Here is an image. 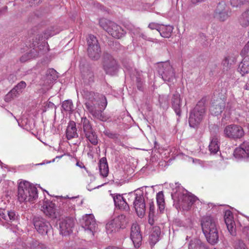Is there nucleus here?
<instances>
[{
  "label": "nucleus",
  "mask_w": 249,
  "mask_h": 249,
  "mask_svg": "<svg viewBox=\"0 0 249 249\" xmlns=\"http://www.w3.org/2000/svg\"><path fill=\"white\" fill-rule=\"evenodd\" d=\"M188 249H209L199 239H195L190 242Z\"/></svg>",
  "instance_id": "nucleus-32"
},
{
  "label": "nucleus",
  "mask_w": 249,
  "mask_h": 249,
  "mask_svg": "<svg viewBox=\"0 0 249 249\" xmlns=\"http://www.w3.org/2000/svg\"><path fill=\"white\" fill-rule=\"evenodd\" d=\"M104 135L111 139L115 140L118 139V134L114 133L108 129H105L103 132Z\"/></svg>",
  "instance_id": "nucleus-46"
},
{
  "label": "nucleus",
  "mask_w": 249,
  "mask_h": 249,
  "mask_svg": "<svg viewBox=\"0 0 249 249\" xmlns=\"http://www.w3.org/2000/svg\"><path fill=\"white\" fill-rule=\"evenodd\" d=\"M129 30L134 34V35H139L144 40H148L151 42H154L153 39L150 37H148L144 33H140V29L139 28H135L133 27V28H130Z\"/></svg>",
  "instance_id": "nucleus-42"
},
{
  "label": "nucleus",
  "mask_w": 249,
  "mask_h": 249,
  "mask_svg": "<svg viewBox=\"0 0 249 249\" xmlns=\"http://www.w3.org/2000/svg\"><path fill=\"white\" fill-rule=\"evenodd\" d=\"M224 219L226 225L234 223L233 220V216L224 217Z\"/></svg>",
  "instance_id": "nucleus-52"
},
{
  "label": "nucleus",
  "mask_w": 249,
  "mask_h": 249,
  "mask_svg": "<svg viewBox=\"0 0 249 249\" xmlns=\"http://www.w3.org/2000/svg\"><path fill=\"white\" fill-rule=\"evenodd\" d=\"M160 229L158 226L154 227L149 236V242L151 246H154L160 239Z\"/></svg>",
  "instance_id": "nucleus-30"
},
{
  "label": "nucleus",
  "mask_w": 249,
  "mask_h": 249,
  "mask_svg": "<svg viewBox=\"0 0 249 249\" xmlns=\"http://www.w3.org/2000/svg\"><path fill=\"white\" fill-rule=\"evenodd\" d=\"M142 73V71H137L136 77V85L137 89L142 91L143 90L145 85V81Z\"/></svg>",
  "instance_id": "nucleus-33"
},
{
  "label": "nucleus",
  "mask_w": 249,
  "mask_h": 249,
  "mask_svg": "<svg viewBox=\"0 0 249 249\" xmlns=\"http://www.w3.org/2000/svg\"><path fill=\"white\" fill-rule=\"evenodd\" d=\"M172 196L178 197V201L181 203L182 208L186 211H188L197 200V197L192 194L186 193L180 196L177 191L172 193Z\"/></svg>",
  "instance_id": "nucleus-10"
},
{
  "label": "nucleus",
  "mask_w": 249,
  "mask_h": 249,
  "mask_svg": "<svg viewBox=\"0 0 249 249\" xmlns=\"http://www.w3.org/2000/svg\"><path fill=\"white\" fill-rule=\"evenodd\" d=\"M88 47H94L95 45H99L98 41L95 36L92 35H89L87 38Z\"/></svg>",
  "instance_id": "nucleus-44"
},
{
  "label": "nucleus",
  "mask_w": 249,
  "mask_h": 249,
  "mask_svg": "<svg viewBox=\"0 0 249 249\" xmlns=\"http://www.w3.org/2000/svg\"><path fill=\"white\" fill-rule=\"evenodd\" d=\"M106 249H121L120 248L116 247H108Z\"/></svg>",
  "instance_id": "nucleus-62"
},
{
  "label": "nucleus",
  "mask_w": 249,
  "mask_h": 249,
  "mask_svg": "<svg viewBox=\"0 0 249 249\" xmlns=\"http://www.w3.org/2000/svg\"><path fill=\"white\" fill-rule=\"evenodd\" d=\"M209 149L211 154H216L219 149V144L217 138L214 137L211 141L209 145Z\"/></svg>",
  "instance_id": "nucleus-35"
},
{
  "label": "nucleus",
  "mask_w": 249,
  "mask_h": 249,
  "mask_svg": "<svg viewBox=\"0 0 249 249\" xmlns=\"http://www.w3.org/2000/svg\"><path fill=\"white\" fill-rule=\"evenodd\" d=\"M226 103L222 99H219L212 103L210 107V111L212 115L217 116L223 111L224 112Z\"/></svg>",
  "instance_id": "nucleus-20"
},
{
  "label": "nucleus",
  "mask_w": 249,
  "mask_h": 249,
  "mask_svg": "<svg viewBox=\"0 0 249 249\" xmlns=\"http://www.w3.org/2000/svg\"><path fill=\"white\" fill-rule=\"evenodd\" d=\"M103 69L107 74L113 75L118 70V65L115 59L108 53L103 55Z\"/></svg>",
  "instance_id": "nucleus-11"
},
{
  "label": "nucleus",
  "mask_w": 249,
  "mask_h": 249,
  "mask_svg": "<svg viewBox=\"0 0 249 249\" xmlns=\"http://www.w3.org/2000/svg\"><path fill=\"white\" fill-rule=\"evenodd\" d=\"M223 134L225 138L236 140L241 138L244 135V131L241 126L231 124L224 128Z\"/></svg>",
  "instance_id": "nucleus-9"
},
{
  "label": "nucleus",
  "mask_w": 249,
  "mask_h": 249,
  "mask_svg": "<svg viewBox=\"0 0 249 249\" xmlns=\"http://www.w3.org/2000/svg\"><path fill=\"white\" fill-rule=\"evenodd\" d=\"M130 238L135 248H139L142 244V236L140 228L137 223H133L131 228Z\"/></svg>",
  "instance_id": "nucleus-15"
},
{
  "label": "nucleus",
  "mask_w": 249,
  "mask_h": 249,
  "mask_svg": "<svg viewBox=\"0 0 249 249\" xmlns=\"http://www.w3.org/2000/svg\"><path fill=\"white\" fill-rule=\"evenodd\" d=\"M7 116L9 119H12L13 120H16L17 121H18L16 118L13 115V114L9 111H7Z\"/></svg>",
  "instance_id": "nucleus-56"
},
{
  "label": "nucleus",
  "mask_w": 249,
  "mask_h": 249,
  "mask_svg": "<svg viewBox=\"0 0 249 249\" xmlns=\"http://www.w3.org/2000/svg\"><path fill=\"white\" fill-rule=\"evenodd\" d=\"M76 166H79L81 168H85V166L84 165V164L82 162L77 161L76 163Z\"/></svg>",
  "instance_id": "nucleus-59"
},
{
  "label": "nucleus",
  "mask_w": 249,
  "mask_h": 249,
  "mask_svg": "<svg viewBox=\"0 0 249 249\" xmlns=\"http://www.w3.org/2000/svg\"><path fill=\"white\" fill-rule=\"evenodd\" d=\"M81 75L84 82L86 84H90L94 82V76L91 68L85 67L81 70Z\"/></svg>",
  "instance_id": "nucleus-22"
},
{
  "label": "nucleus",
  "mask_w": 249,
  "mask_h": 249,
  "mask_svg": "<svg viewBox=\"0 0 249 249\" xmlns=\"http://www.w3.org/2000/svg\"><path fill=\"white\" fill-rule=\"evenodd\" d=\"M30 249H50L45 244L37 240H33L30 243Z\"/></svg>",
  "instance_id": "nucleus-40"
},
{
  "label": "nucleus",
  "mask_w": 249,
  "mask_h": 249,
  "mask_svg": "<svg viewBox=\"0 0 249 249\" xmlns=\"http://www.w3.org/2000/svg\"><path fill=\"white\" fill-rule=\"evenodd\" d=\"M158 72L165 82H172L175 78V72L169 62H161L158 64Z\"/></svg>",
  "instance_id": "nucleus-7"
},
{
  "label": "nucleus",
  "mask_w": 249,
  "mask_h": 249,
  "mask_svg": "<svg viewBox=\"0 0 249 249\" xmlns=\"http://www.w3.org/2000/svg\"><path fill=\"white\" fill-rule=\"evenodd\" d=\"M83 95L84 97L88 101L87 102L94 104L93 102L96 100L97 96H98V94L93 91L84 90Z\"/></svg>",
  "instance_id": "nucleus-36"
},
{
  "label": "nucleus",
  "mask_w": 249,
  "mask_h": 249,
  "mask_svg": "<svg viewBox=\"0 0 249 249\" xmlns=\"http://www.w3.org/2000/svg\"><path fill=\"white\" fill-rule=\"evenodd\" d=\"M233 246L235 249H248L245 244L240 240L235 241Z\"/></svg>",
  "instance_id": "nucleus-47"
},
{
  "label": "nucleus",
  "mask_w": 249,
  "mask_h": 249,
  "mask_svg": "<svg viewBox=\"0 0 249 249\" xmlns=\"http://www.w3.org/2000/svg\"><path fill=\"white\" fill-rule=\"evenodd\" d=\"M249 41L246 44V45L244 46V47L243 48L241 52V55L242 56H244L246 55V54L249 52Z\"/></svg>",
  "instance_id": "nucleus-51"
},
{
  "label": "nucleus",
  "mask_w": 249,
  "mask_h": 249,
  "mask_svg": "<svg viewBox=\"0 0 249 249\" xmlns=\"http://www.w3.org/2000/svg\"><path fill=\"white\" fill-rule=\"evenodd\" d=\"M232 216V213L230 211H227L225 212L224 217Z\"/></svg>",
  "instance_id": "nucleus-60"
},
{
  "label": "nucleus",
  "mask_w": 249,
  "mask_h": 249,
  "mask_svg": "<svg viewBox=\"0 0 249 249\" xmlns=\"http://www.w3.org/2000/svg\"><path fill=\"white\" fill-rule=\"evenodd\" d=\"M239 22L243 27L249 25V8L242 14L239 18Z\"/></svg>",
  "instance_id": "nucleus-37"
},
{
  "label": "nucleus",
  "mask_w": 249,
  "mask_h": 249,
  "mask_svg": "<svg viewBox=\"0 0 249 249\" xmlns=\"http://www.w3.org/2000/svg\"><path fill=\"white\" fill-rule=\"evenodd\" d=\"M46 79L48 82H51L56 80L58 78L57 71L53 69H48L46 73Z\"/></svg>",
  "instance_id": "nucleus-38"
},
{
  "label": "nucleus",
  "mask_w": 249,
  "mask_h": 249,
  "mask_svg": "<svg viewBox=\"0 0 249 249\" xmlns=\"http://www.w3.org/2000/svg\"><path fill=\"white\" fill-rule=\"evenodd\" d=\"M143 195V193L138 190H136L135 192H131L128 195L129 196V201L130 199L131 200L134 199L133 204L139 217L143 216L145 213V203Z\"/></svg>",
  "instance_id": "nucleus-5"
},
{
  "label": "nucleus",
  "mask_w": 249,
  "mask_h": 249,
  "mask_svg": "<svg viewBox=\"0 0 249 249\" xmlns=\"http://www.w3.org/2000/svg\"><path fill=\"white\" fill-rule=\"evenodd\" d=\"M205 0H191V2L193 4H197L199 3L202 2Z\"/></svg>",
  "instance_id": "nucleus-57"
},
{
  "label": "nucleus",
  "mask_w": 249,
  "mask_h": 249,
  "mask_svg": "<svg viewBox=\"0 0 249 249\" xmlns=\"http://www.w3.org/2000/svg\"><path fill=\"white\" fill-rule=\"evenodd\" d=\"M62 109L65 111H72L73 110V105L71 100H67L62 104Z\"/></svg>",
  "instance_id": "nucleus-43"
},
{
  "label": "nucleus",
  "mask_w": 249,
  "mask_h": 249,
  "mask_svg": "<svg viewBox=\"0 0 249 249\" xmlns=\"http://www.w3.org/2000/svg\"><path fill=\"white\" fill-rule=\"evenodd\" d=\"M237 71L242 76L249 73V55H246L244 57L238 65Z\"/></svg>",
  "instance_id": "nucleus-24"
},
{
  "label": "nucleus",
  "mask_w": 249,
  "mask_h": 249,
  "mask_svg": "<svg viewBox=\"0 0 249 249\" xmlns=\"http://www.w3.org/2000/svg\"><path fill=\"white\" fill-rule=\"evenodd\" d=\"M149 215L150 216H154L155 213V205L153 200H150L149 202Z\"/></svg>",
  "instance_id": "nucleus-48"
},
{
  "label": "nucleus",
  "mask_w": 249,
  "mask_h": 249,
  "mask_svg": "<svg viewBox=\"0 0 249 249\" xmlns=\"http://www.w3.org/2000/svg\"><path fill=\"white\" fill-rule=\"evenodd\" d=\"M33 224L37 232L42 235L48 236L53 234V228L50 222L40 216H34L32 219Z\"/></svg>",
  "instance_id": "nucleus-6"
},
{
  "label": "nucleus",
  "mask_w": 249,
  "mask_h": 249,
  "mask_svg": "<svg viewBox=\"0 0 249 249\" xmlns=\"http://www.w3.org/2000/svg\"><path fill=\"white\" fill-rule=\"evenodd\" d=\"M234 226V223L227 225V229L231 235H234L235 233V228Z\"/></svg>",
  "instance_id": "nucleus-53"
},
{
  "label": "nucleus",
  "mask_w": 249,
  "mask_h": 249,
  "mask_svg": "<svg viewBox=\"0 0 249 249\" xmlns=\"http://www.w3.org/2000/svg\"><path fill=\"white\" fill-rule=\"evenodd\" d=\"M236 59L232 55L226 56L222 62V69L224 71H228L230 69L231 66L234 64Z\"/></svg>",
  "instance_id": "nucleus-31"
},
{
  "label": "nucleus",
  "mask_w": 249,
  "mask_h": 249,
  "mask_svg": "<svg viewBox=\"0 0 249 249\" xmlns=\"http://www.w3.org/2000/svg\"><path fill=\"white\" fill-rule=\"evenodd\" d=\"M77 131L76 123L73 121H70L68 123L66 132L67 139L71 140L74 138H77L78 135Z\"/></svg>",
  "instance_id": "nucleus-23"
},
{
  "label": "nucleus",
  "mask_w": 249,
  "mask_h": 249,
  "mask_svg": "<svg viewBox=\"0 0 249 249\" xmlns=\"http://www.w3.org/2000/svg\"><path fill=\"white\" fill-rule=\"evenodd\" d=\"M233 108V107L232 106V103L228 102L226 107H225L224 112L223 113L222 119H225L226 121L229 120L231 114V111Z\"/></svg>",
  "instance_id": "nucleus-41"
},
{
  "label": "nucleus",
  "mask_w": 249,
  "mask_h": 249,
  "mask_svg": "<svg viewBox=\"0 0 249 249\" xmlns=\"http://www.w3.org/2000/svg\"><path fill=\"white\" fill-rule=\"evenodd\" d=\"M100 98L102 99L104 101V102H103V104L101 105V106L103 107V109H104L107 105V99L104 96H103L102 95H101Z\"/></svg>",
  "instance_id": "nucleus-55"
},
{
  "label": "nucleus",
  "mask_w": 249,
  "mask_h": 249,
  "mask_svg": "<svg viewBox=\"0 0 249 249\" xmlns=\"http://www.w3.org/2000/svg\"><path fill=\"white\" fill-rule=\"evenodd\" d=\"M99 168L101 176L107 177L108 174L109 169L106 158L103 157L100 160Z\"/></svg>",
  "instance_id": "nucleus-29"
},
{
  "label": "nucleus",
  "mask_w": 249,
  "mask_h": 249,
  "mask_svg": "<svg viewBox=\"0 0 249 249\" xmlns=\"http://www.w3.org/2000/svg\"><path fill=\"white\" fill-rule=\"evenodd\" d=\"M81 226L85 231L93 235L97 228L94 216L91 214H86L81 221Z\"/></svg>",
  "instance_id": "nucleus-13"
},
{
  "label": "nucleus",
  "mask_w": 249,
  "mask_h": 249,
  "mask_svg": "<svg viewBox=\"0 0 249 249\" xmlns=\"http://www.w3.org/2000/svg\"><path fill=\"white\" fill-rule=\"evenodd\" d=\"M205 105L204 100L199 101L191 111L189 118V123L190 127L195 128L203 119L205 115Z\"/></svg>",
  "instance_id": "nucleus-3"
},
{
  "label": "nucleus",
  "mask_w": 249,
  "mask_h": 249,
  "mask_svg": "<svg viewBox=\"0 0 249 249\" xmlns=\"http://www.w3.org/2000/svg\"><path fill=\"white\" fill-rule=\"evenodd\" d=\"M148 27L151 30H156L159 32V29H160L161 26L158 23L151 22L149 24Z\"/></svg>",
  "instance_id": "nucleus-50"
},
{
  "label": "nucleus",
  "mask_w": 249,
  "mask_h": 249,
  "mask_svg": "<svg viewBox=\"0 0 249 249\" xmlns=\"http://www.w3.org/2000/svg\"><path fill=\"white\" fill-rule=\"evenodd\" d=\"M42 211L49 217L52 218H56V208L54 203L51 201H45L41 206Z\"/></svg>",
  "instance_id": "nucleus-21"
},
{
  "label": "nucleus",
  "mask_w": 249,
  "mask_h": 249,
  "mask_svg": "<svg viewBox=\"0 0 249 249\" xmlns=\"http://www.w3.org/2000/svg\"><path fill=\"white\" fill-rule=\"evenodd\" d=\"M0 218H2L7 223H17L19 219V215L14 210L6 211L0 208Z\"/></svg>",
  "instance_id": "nucleus-18"
},
{
  "label": "nucleus",
  "mask_w": 249,
  "mask_h": 249,
  "mask_svg": "<svg viewBox=\"0 0 249 249\" xmlns=\"http://www.w3.org/2000/svg\"><path fill=\"white\" fill-rule=\"evenodd\" d=\"M80 124L81 130L80 135L94 129L90 121L86 117L81 118Z\"/></svg>",
  "instance_id": "nucleus-27"
},
{
  "label": "nucleus",
  "mask_w": 249,
  "mask_h": 249,
  "mask_svg": "<svg viewBox=\"0 0 249 249\" xmlns=\"http://www.w3.org/2000/svg\"><path fill=\"white\" fill-rule=\"evenodd\" d=\"M231 5L233 7H239L242 5L249 4V0H230Z\"/></svg>",
  "instance_id": "nucleus-45"
},
{
  "label": "nucleus",
  "mask_w": 249,
  "mask_h": 249,
  "mask_svg": "<svg viewBox=\"0 0 249 249\" xmlns=\"http://www.w3.org/2000/svg\"><path fill=\"white\" fill-rule=\"evenodd\" d=\"M157 202L160 212L164 210V198L163 192L160 191L157 195Z\"/></svg>",
  "instance_id": "nucleus-39"
},
{
  "label": "nucleus",
  "mask_w": 249,
  "mask_h": 249,
  "mask_svg": "<svg viewBox=\"0 0 249 249\" xmlns=\"http://www.w3.org/2000/svg\"><path fill=\"white\" fill-rule=\"evenodd\" d=\"M81 136L82 138H86L88 141L89 142L93 145H96L98 144V136L94 129L81 134Z\"/></svg>",
  "instance_id": "nucleus-26"
},
{
  "label": "nucleus",
  "mask_w": 249,
  "mask_h": 249,
  "mask_svg": "<svg viewBox=\"0 0 249 249\" xmlns=\"http://www.w3.org/2000/svg\"><path fill=\"white\" fill-rule=\"evenodd\" d=\"M88 54L91 59L98 60L100 58L101 54L100 45L88 47Z\"/></svg>",
  "instance_id": "nucleus-28"
},
{
  "label": "nucleus",
  "mask_w": 249,
  "mask_h": 249,
  "mask_svg": "<svg viewBox=\"0 0 249 249\" xmlns=\"http://www.w3.org/2000/svg\"><path fill=\"white\" fill-rule=\"evenodd\" d=\"M170 102L172 108L175 112L176 115L180 117L181 115L182 99L179 92L176 91L171 95Z\"/></svg>",
  "instance_id": "nucleus-16"
},
{
  "label": "nucleus",
  "mask_w": 249,
  "mask_h": 249,
  "mask_svg": "<svg viewBox=\"0 0 249 249\" xmlns=\"http://www.w3.org/2000/svg\"><path fill=\"white\" fill-rule=\"evenodd\" d=\"M85 105L87 109L95 119L102 122L107 121L108 118L103 113L102 110H97L94 104L86 102Z\"/></svg>",
  "instance_id": "nucleus-17"
},
{
  "label": "nucleus",
  "mask_w": 249,
  "mask_h": 249,
  "mask_svg": "<svg viewBox=\"0 0 249 249\" xmlns=\"http://www.w3.org/2000/svg\"><path fill=\"white\" fill-rule=\"evenodd\" d=\"M74 225V220L71 217H67L60 219L59 222L60 233L63 236L71 233Z\"/></svg>",
  "instance_id": "nucleus-14"
},
{
  "label": "nucleus",
  "mask_w": 249,
  "mask_h": 249,
  "mask_svg": "<svg viewBox=\"0 0 249 249\" xmlns=\"http://www.w3.org/2000/svg\"><path fill=\"white\" fill-rule=\"evenodd\" d=\"M231 10L224 2H219L213 14V17L220 21L226 20L231 15Z\"/></svg>",
  "instance_id": "nucleus-12"
},
{
  "label": "nucleus",
  "mask_w": 249,
  "mask_h": 249,
  "mask_svg": "<svg viewBox=\"0 0 249 249\" xmlns=\"http://www.w3.org/2000/svg\"><path fill=\"white\" fill-rule=\"evenodd\" d=\"M27 56L26 55L22 56L20 58V60L22 62H25L27 60Z\"/></svg>",
  "instance_id": "nucleus-61"
},
{
  "label": "nucleus",
  "mask_w": 249,
  "mask_h": 249,
  "mask_svg": "<svg viewBox=\"0 0 249 249\" xmlns=\"http://www.w3.org/2000/svg\"><path fill=\"white\" fill-rule=\"evenodd\" d=\"M154 216H150L149 215V219H148V222L151 225H152L154 224Z\"/></svg>",
  "instance_id": "nucleus-58"
},
{
  "label": "nucleus",
  "mask_w": 249,
  "mask_h": 249,
  "mask_svg": "<svg viewBox=\"0 0 249 249\" xmlns=\"http://www.w3.org/2000/svg\"><path fill=\"white\" fill-rule=\"evenodd\" d=\"M18 197L20 202H32L38 198L37 188L28 181L20 182L18 186Z\"/></svg>",
  "instance_id": "nucleus-2"
},
{
  "label": "nucleus",
  "mask_w": 249,
  "mask_h": 249,
  "mask_svg": "<svg viewBox=\"0 0 249 249\" xmlns=\"http://www.w3.org/2000/svg\"><path fill=\"white\" fill-rule=\"evenodd\" d=\"M71 201V199H67L65 198H63L62 200L63 205H64L63 208H67V206H68L69 204H70Z\"/></svg>",
  "instance_id": "nucleus-54"
},
{
  "label": "nucleus",
  "mask_w": 249,
  "mask_h": 249,
  "mask_svg": "<svg viewBox=\"0 0 249 249\" xmlns=\"http://www.w3.org/2000/svg\"><path fill=\"white\" fill-rule=\"evenodd\" d=\"M200 225L207 242L213 245L216 244L219 241V226L215 218L210 215H205L200 220Z\"/></svg>",
  "instance_id": "nucleus-1"
},
{
  "label": "nucleus",
  "mask_w": 249,
  "mask_h": 249,
  "mask_svg": "<svg viewBox=\"0 0 249 249\" xmlns=\"http://www.w3.org/2000/svg\"><path fill=\"white\" fill-rule=\"evenodd\" d=\"M126 223L125 215L123 214L118 215L106 224L107 232V234L112 233L117 231L120 229H124Z\"/></svg>",
  "instance_id": "nucleus-8"
},
{
  "label": "nucleus",
  "mask_w": 249,
  "mask_h": 249,
  "mask_svg": "<svg viewBox=\"0 0 249 249\" xmlns=\"http://www.w3.org/2000/svg\"><path fill=\"white\" fill-rule=\"evenodd\" d=\"M53 28H51V29L47 30L44 33L43 37L44 38L48 39L49 37L53 36L55 35V33L53 30Z\"/></svg>",
  "instance_id": "nucleus-49"
},
{
  "label": "nucleus",
  "mask_w": 249,
  "mask_h": 249,
  "mask_svg": "<svg viewBox=\"0 0 249 249\" xmlns=\"http://www.w3.org/2000/svg\"><path fill=\"white\" fill-rule=\"evenodd\" d=\"M99 23L102 28L115 38L120 39L126 34V31L122 27L111 20L102 18Z\"/></svg>",
  "instance_id": "nucleus-4"
},
{
  "label": "nucleus",
  "mask_w": 249,
  "mask_h": 249,
  "mask_svg": "<svg viewBox=\"0 0 249 249\" xmlns=\"http://www.w3.org/2000/svg\"><path fill=\"white\" fill-rule=\"evenodd\" d=\"M173 30V28L171 26H161L159 32L162 37L169 38L172 35Z\"/></svg>",
  "instance_id": "nucleus-34"
},
{
  "label": "nucleus",
  "mask_w": 249,
  "mask_h": 249,
  "mask_svg": "<svg viewBox=\"0 0 249 249\" xmlns=\"http://www.w3.org/2000/svg\"><path fill=\"white\" fill-rule=\"evenodd\" d=\"M26 87V83L23 81H20L6 95V98L16 97L18 94H19L23 91Z\"/></svg>",
  "instance_id": "nucleus-25"
},
{
  "label": "nucleus",
  "mask_w": 249,
  "mask_h": 249,
  "mask_svg": "<svg viewBox=\"0 0 249 249\" xmlns=\"http://www.w3.org/2000/svg\"><path fill=\"white\" fill-rule=\"evenodd\" d=\"M114 202L115 206L119 209L128 212L129 210V206L122 195L118 194L110 195Z\"/></svg>",
  "instance_id": "nucleus-19"
}]
</instances>
